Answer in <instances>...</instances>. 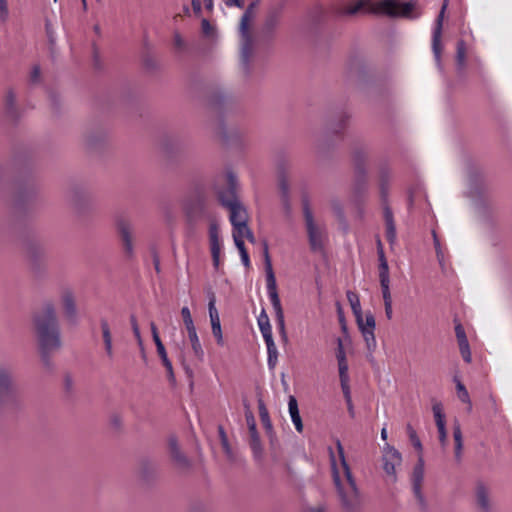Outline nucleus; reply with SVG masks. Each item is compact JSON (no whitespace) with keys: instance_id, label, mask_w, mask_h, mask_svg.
Masks as SVG:
<instances>
[{"instance_id":"nucleus-24","label":"nucleus","mask_w":512,"mask_h":512,"mask_svg":"<svg viewBox=\"0 0 512 512\" xmlns=\"http://www.w3.org/2000/svg\"><path fill=\"white\" fill-rule=\"evenodd\" d=\"M347 299H348L351 309L355 315V318L360 319V316H362L363 314H362L360 299H359L358 295L352 291H348Z\"/></svg>"},{"instance_id":"nucleus-51","label":"nucleus","mask_w":512,"mask_h":512,"mask_svg":"<svg viewBox=\"0 0 512 512\" xmlns=\"http://www.w3.org/2000/svg\"><path fill=\"white\" fill-rule=\"evenodd\" d=\"M291 420H292L297 432L301 433L303 431L304 427H303V422H302L300 413H297V414L291 416Z\"/></svg>"},{"instance_id":"nucleus-8","label":"nucleus","mask_w":512,"mask_h":512,"mask_svg":"<svg viewBox=\"0 0 512 512\" xmlns=\"http://www.w3.org/2000/svg\"><path fill=\"white\" fill-rule=\"evenodd\" d=\"M115 226L123 252L130 259L134 256V227L128 219L123 217L116 220Z\"/></svg>"},{"instance_id":"nucleus-58","label":"nucleus","mask_w":512,"mask_h":512,"mask_svg":"<svg viewBox=\"0 0 512 512\" xmlns=\"http://www.w3.org/2000/svg\"><path fill=\"white\" fill-rule=\"evenodd\" d=\"M384 307H385V314H386L387 319L391 320L393 317L392 304L387 303L384 305Z\"/></svg>"},{"instance_id":"nucleus-59","label":"nucleus","mask_w":512,"mask_h":512,"mask_svg":"<svg viewBox=\"0 0 512 512\" xmlns=\"http://www.w3.org/2000/svg\"><path fill=\"white\" fill-rule=\"evenodd\" d=\"M378 248H379L378 255H379V262H380V264L383 263V262L384 263H388L386 258H385V255H384V252H383V249H382L380 241L378 242Z\"/></svg>"},{"instance_id":"nucleus-34","label":"nucleus","mask_w":512,"mask_h":512,"mask_svg":"<svg viewBox=\"0 0 512 512\" xmlns=\"http://www.w3.org/2000/svg\"><path fill=\"white\" fill-rule=\"evenodd\" d=\"M379 280L380 285L390 284L388 263L379 264Z\"/></svg>"},{"instance_id":"nucleus-26","label":"nucleus","mask_w":512,"mask_h":512,"mask_svg":"<svg viewBox=\"0 0 512 512\" xmlns=\"http://www.w3.org/2000/svg\"><path fill=\"white\" fill-rule=\"evenodd\" d=\"M209 240L211 247L221 246L219 237V227L215 221H212L209 226Z\"/></svg>"},{"instance_id":"nucleus-30","label":"nucleus","mask_w":512,"mask_h":512,"mask_svg":"<svg viewBox=\"0 0 512 512\" xmlns=\"http://www.w3.org/2000/svg\"><path fill=\"white\" fill-rule=\"evenodd\" d=\"M406 430H407V434L409 436V439H410L412 445L421 454L423 447H422V444H421V441H420L419 437L417 436V433H416L415 429L410 424H408L407 427H406Z\"/></svg>"},{"instance_id":"nucleus-49","label":"nucleus","mask_w":512,"mask_h":512,"mask_svg":"<svg viewBox=\"0 0 512 512\" xmlns=\"http://www.w3.org/2000/svg\"><path fill=\"white\" fill-rule=\"evenodd\" d=\"M438 434H439V442L443 448H445L448 444V437H447V431L446 426L444 427H438Z\"/></svg>"},{"instance_id":"nucleus-33","label":"nucleus","mask_w":512,"mask_h":512,"mask_svg":"<svg viewBox=\"0 0 512 512\" xmlns=\"http://www.w3.org/2000/svg\"><path fill=\"white\" fill-rule=\"evenodd\" d=\"M259 415H260V418H261V421L264 425V427L267 429V430H271L272 429V424H271V421H270V418H269V414H268V411L263 403L262 400L259 401Z\"/></svg>"},{"instance_id":"nucleus-41","label":"nucleus","mask_w":512,"mask_h":512,"mask_svg":"<svg viewBox=\"0 0 512 512\" xmlns=\"http://www.w3.org/2000/svg\"><path fill=\"white\" fill-rule=\"evenodd\" d=\"M211 328H212V334L215 337L217 344L220 346H223L224 345V337H223L221 324L211 326Z\"/></svg>"},{"instance_id":"nucleus-20","label":"nucleus","mask_w":512,"mask_h":512,"mask_svg":"<svg viewBox=\"0 0 512 512\" xmlns=\"http://www.w3.org/2000/svg\"><path fill=\"white\" fill-rule=\"evenodd\" d=\"M357 325L362 333V336L365 333H372L375 330V318L371 313L366 314L365 318L363 315L359 318H356Z\"/></svg>"},{"instance_id":"nucleus-14","label":"nucleus","mask_w":512,"mask_h":512,"mask_svg":"<svg viewBox=\"0 0 512 512\" xmlns=\"http://www.w3.org/2000/svg\"><path fill=\"white\" fill-rule=\"evenodd\" d=\"M245 408H246L245 418H246V423H247V426L249 429V434H250L249 444L253 451L254 456L257 458H260L262 455L263 449H262L260 437L257 433L256 421H255L253 413L249 409L248 405H245Z\"/></svg>"},{"instance_id":"nucleus-15","label":"nucleus","mask_w":512,"mask_h":512,"mask_svg":"<svg viewBox=\"0 0 512 512\" xmlns=\"http://www.w3.org/2000/svg\"><path fill=\"white\" fill-rule=\"evenodd\" d=\"M168 446L174 464L181 469L187 468L189 466V461L181 452L178 442L174 437L169 438Z\"/></svg>"},{"instance_id":"nucleus-63","label":"nucleus","mask_w":512,"mask_h":512,"mask_svg":"<svg viewBox=\"0 0 512 512\" xmlns=\"http://www.w3.org/2000/svg\"><path fill=\"white\" fill-rule=\"evenodd\" d=\"M174 43L178 47H182L184 45V41H183L182 37L180 36V34L175 33V35H174Z\"/></svg>"},{"instance_id":"nucleus-11","label":"nucleus","mask_w":512,"mask_h":512,"mask_svg":"<svg viewBox=\"0 0 512 512\" xmlns=\"http://www.w3.org/2000/svg\"><path fill=\"white\" fill-rule=\"evenodd\" d=\"M424 474H425V462H424L422 454H420L418 457L417 463L415 464L413 471H412L411 482H412V488H413L414 495L421 506H425V498L422 493Z\"/></svg>"},{"instance_id":"nucleus-53","label":"nucleus","mask_w":512,"mask_h":512,"mask_svg":"<svg viewBox=\"0 0 512 512\" xmlns=\"http://www.w3.org/2000/svg\"><path fill=\"white\" fill-rule=\"evenodd\" d=\"M220 251H221V246L211 247V254H212L213 264L215 267H218V265H219Z\"/></svg>"},{"instance_id":"nucleus-61","label":"nucleus","mask_w":512,"mask_h":512,"mask_svg":"<svg viewBox=\"0 0 512 512\" xmlns=\"http://www.w3.org/2000/svg\"><path fill=\"white\" fill-rule=\"evenodd\" d=\"M192 7H193V11L196 14H200L201 13V3H200V0H192Z\"/></svg>"},{"instance_id":"nucleus-44","label":"nucleus","mask_w":512,"mask_h":512,"mask_svg":"<svg viewBox=\"0 0 512 512\" xmlns=\"http://www.w3.org/2000/svg\"><path fill=\"white\" fill-rule=\"evenodd\" d=\"M382 297L384 305L389 303L392 304V296L390 292V284L381 285Z\"/></svg>"},{"instance_id":"nucleus-28","label":"nucleus","mask_w":512,"mask_h":512,"mask_svg":"<svg viewBox=\"0 0 512 512\" xmlns=\"http://www.w3.org/2000/svg\"><path fill=\"white\" fill-rule=\"evenodd\" d=\"M244 239L245 238H239V239H233L234 240V243L240 253V257H241V260H242V263L246 266V267H249L250 266V259H249V255H248V252L244 246Z\"/></svg>"},{"instance_id":"nucleus-37","label":"nucleus","mask_w":512,"mask_h":512,"mask_svg":"<svg viewBox=\"0 0 512 512\" xmlns=\"http://www.w3.org/2000/svg\"><path fill=\"white\" fill-rule=\"evenodd\" d=\"M461 356L464 361L470 363L472 361V355L470 351L469 342L458 343Z\"/></svg>"},{"instance_id":"nucleus-31","label":"nucleus","mask_w":512,"mask_h":512,"mask_svg":"<svg viewBox=\"0 0 512 512\" xmlns=\"http://www.w3.org/2000/svg\"><path fill=\"white\" fill-rule=\"evenodd\" d=\"M456 60L460 68L465 66L466 62V47L464 41L457 43Z\"/></svg>"},{"instance_id":"nucleus-5","label":"nucleus","mask_w":512,"mask_h":512,"mask_svg":"<svg viewBox=\"0 0 512 512\" xmlns=\"http://www.w3.org/2000/svg\"><path fill=\"white\" fill-rule=\"evenodd\" d=\"M303 216L310 249L313 252H322L327 242V232L324 224L314 218L308 205L303 208Z\"/></svg>"},{"instance_id":"nucleus-52","label":"nucleus","mask_w":512,"mask_h":512,"mask_svg":"<svg viewBox=\"0 0 512 512\" xmlns=\"http://www.w3.org/2000/svg\"><path fill=\"white\" fill-rule=\"evenodd\" d=\"M154 342H155V345H156V348H157V352H158L161 360L163 361L164 359H168L165 347H164L161 339L156 340Z\"/></svg>"},{"instance_id":"nucleus-13","label":"nucleus","mask_w":512,"mask_h":512,"mask_svg":"<svg viewBox=\"0 0 512 512\" xmlns=\"http://www.w3.org/2000/svg\"><path fill=\"white\" fill-rule=\"evenodd\" d=\"M60 304L64 317L70 321L77 320V306L74 292L69 288H64L60 292Z\"/></svg>"},{"instance_id":"nucleus-19","label":"nucleus","mask_w":512,"mask_h":512,"mask_svg":"<svg viewBox=\"0 0 512 512\" xmlns=\"http://www.w3.org/2000/svg\"><path fill=\"white\" fill-rule=\"evenodd\" d=\"M453 438L455 442V458L457 461H460L463 449V436L461 426L458 421H455L453 424Z\"/></svg>"},{"instance_id":"nucleus-32","label":"nucleus","mask_w":512,"mask_h":512,"mask_svg":"<svg viewBox=\"0 0 512 512\" xmlns=\"http://www.w3.org/2000/svg\"><path fill=\"white\" fill-rule=\"evenodd\" d=\"M219 436L221 440L222 448L229 459L233 458L232 448L229 445L227 435L222 427H219Z\"/></svg>"},{"instance_id":"nucleus-39","label":"nucleus","mask_w":512,"mask_h":512,"mask_svg":"<svg viewBox=\"0 0 512 512\" xmlns=\"http://www.w3.org/2000/svg\"><path fill=\"white\" fill-rule=\"evenodd\" d=\"M363 338H364V341L366 343L367 349L370 352H373L376 349V346H377L374 332H372V333H365L363 335Z\"/></svg>"},{"instance_id":"nucleus-48","label":"nucleus","mask_w":512,"mask_h":512,"mask_svg":"<svg viewBox=\"0 0 512 512\" xmlns=\"http://www.w3.org/2000/svg\"><path fill=\"white\" fill-rule=\"evenodd\" d=\"M288 409H289L290 417L299 413L298 403L294 396L289 397Z\"/></svg>"},{"instance_id":"nucleus-22","label":"nucleus","mask_w":512,"mask_h":512,"mask_svg":"<svg viewBox=\"0 0 512 512\" xmlns=\"http://www.w3.org/2000/svg\"><path fill=\"white\" fill-rule=\"evenodd\" d=\"M453 381L456 385L457 397L459 398V400L461 402L467 404L468 411H471L472 403H471V399H470L467 389L465 388L464 384L461 382V380L457 376H455L453 378Z\"/></svg>"},{"instance_id":"nucleus-1","label":"nucleus","mask_w":512,"mask_h":512,"mask_svg":"<svg viewBox=\"0 0 512 512\" xmlns=\"http://www.w3.org/2000/svg\"><path fill=\"white\" fill-rule=\"evenodd\" d=\"M33 331L43 364L51 367L50 355L62 347L61 329L56 307L45 302L32 317Z\"/></svg>"},{"instance_id":"nucleus-35","label":"nucleus","mask_w":512,"mask_h":512,"mask_svg":"<svg viewBox=\"0 0 512 512\" xmlns=\"http://www.w3.org/2000/svg\"><path fill=\"white\" fill-rule=\"evenodd\" d=\"M263 256H264V264H265L266 275L274 274V271H273V268H272L271 258H270V255H269V250H268L267 242L263 243Z\"/></svg>"},{"instance_id":"nucleus-10","label":"nucleus","mask_w":512,"mask_h":512,"mask_svg":"<svg viewBox=\"0 0 512 512\" xmlns=\"http://www.w3.org/2000/svg\"><path fill=\"white\" fill-rule=\"evenodd\" d=\"M267 291L276 315V321L281 333L285 336L284 312L277 292L275 274L266 275Z\"/></svg>"},{"instance_id":"nucleus-16","label":"nucleus","mask_w":512,"mask_h":512,"mask_svg":"<svg viewBox=\"0 0 512 512\" xmlns=\"http://www.w3.org/2000/svg\"><path fill=\"white\" fill-rule=\"evenodd\" d=\"M384 220L386 226V238L393 245L396 242V227L393 219V213L389 207L384 208Z\"/></svg>"},{"instance_id":"nucleus-40","label":"nucleus","mask_w":512,"mask_h":512,"mask_svg":"<svg viewBox=\"0 0 512 512\" xmlns=\"http://www.w3.org/2000/svg\"><path fill=\"white\" fill-rule=\"evenodd\" d=\"M447 0L444 1V4L441 8V11L436 19L435 29L434 31H438V33H442V27H443V20H444V14L445 10L447 8Z\"/></svg>"},{"instance_id":"nucleus-23","label":"nucleus","mask_w":512,"mask_h":512,"mask_svg":"<svg viewBox=\"0 0 512 512\" xmlns=\"http://www.w3.org/2000/svg\"><path fill=\"white\" fill-rule=\"evenodd\" d=\"M265 343H266L267 352H268V365L271 369H273L277 364L278 350H277V347L273 340V337L265 339Z\"/></svg>"},{"instance_id":"nucleus-27","label":"nucleus","mask_w":512,"mask_h":512,"mask_svg":"<svg viewBox=\"0 0 512 512\" xmlns=\"http://www.w3.org/2000/svg\"><path fill=\"white\" fill-rule=\"evenodd\" d=\"M17 96L12 89L5 92L4 103L8 112L13 113L16 110Z\"/></svg>"},{"instance_id":"nucleus-46","label":"nucleus","mask_w":512,"mask_h":512,"mask_svg":"<svg viewBox=\"0 0 512 512\" xmlns=\"http://www.w3.org/2000/svg\"><path fill=\"white\" fill-rule=\"evenodd\" d=\"M455 333H456V338H457L458 343H463V342L468 341L465 330L461 324H457L455 326Z\"/></svg>"},{"instance_id":"nucleus-12","label":"nucleus","mask_w":512,"mask_h":512,"mask_svg":"<svg viewBox=\"0 0 512 512\" xmlns=\"http://www.w3.org/2000/svg\"><path fill=\"white\" fill-rule=\"evenodd\" d=\"M475 505L478 512H492L493 502L490 488L483 481H477L474 489Z\"/></svg>"},{"instance_id":"nucleus-18","label":"nucleus","mask_w":512,"mask_h":512,"mask_svg":"<svg viewBox=\"0 0 512 512\" xmlns=\"http://www.w3.org/2000/svg\"><path fill=\"white\" fill-rule=\"evenodd\" d=\"M187 333L194 355L196 356L197 359L202 361L204 357V351L202 349L199 337L197 335L196 328L194 327L187 330Z\"/></svg>"},{"instance_id":"nucleus-6","label":"nucleus","mask_w":512,"mask_h":512,"mask_svg":"<svg viewBox=\"0 0 512 512\" xmlns=\"http://www.w3.org/2000/svg\"><path fill=\"white\" fill-rule=\"evenodd\" d=\"M401 464V453L395 447L386 443L382 448V467L389 482H397V468L400 467Z\"/></svg>"},{"instance_id":"nucleus-62","label":"nucleus","mask_w":512,"mask_h":512,"mask_svg":"<svg viewBox=\"0 0 512 512\" xmlns=\"http://www.w3.org/2000/svg\"><path fill=\"white\" fill-rule=\"evenodd\" d=\"M150 327H151V332H152L153 340H154V341L159 340V339H160V337H159V334H158V330H157L156 325L152 322V323L150 324Z\"/></svg>"},{"instance_id":"nucleus-29","label":"nucleus","mask_w":512,"mask_h":512,"mask_svg":"<svg viewBox=\"0 0 512 512\" xmlns=\"http://www.w3.org/2000/svg\"><path fill=\"white\" fill-rule=\"evenodd\" d=\"M432 411L437 428L446 426L445 415L443 413L442 405L440 403H435L432 407Z\"/></svg>"},{"instance_id":"nucleus-45","label":"nucleus","mask_w":512,"mask_h":512,"mask_svg":"<svg viewBox=\"0 0 512 512\" xmlns=\"http://www.w3.org/2000/svg\"><path fill=\"white\" fill-rule=\"evenodd\" d=\"M208 311H209V317H213L214 315H219L218 310L216 308V297L213 293H211V295L209 297Z\"/></svg>"},{"instance_id":"nucleus-64","label":"nucleus","mask_w":512,"mask_h":512,"mask_svg":"<svg viewBox=\"0 0 512 512\" xmlns=\"http://www.w3.org/2000/svg\"><path fill=\"white\" fill-rule=\"evenodd\" d=\"M209 318H210L211 326L221 324L219 315H214L213 317H209Z\"/></svg>"},{"instance_id":"nucleus-55","label":"nucleus","mask_w":512,"mask_h":512,"mask_svg":"<svg viewBox=\"0 0 512 512\" xmlns=\"http://www.w3.org/2000/svg\"><path fill=\"white\" fill-rule=\"evenodd\" d=\"M162 363H163V365L165 366V368L167 370L169 380L170 381H174L175 377H174V372H173V367H172L171 361L169 359H164L162 361Z\"/></svg>"},{"instance_id":"nucleus-43","label":"nucleus","mask_w":512,"mask_h":512,"mask_svg":"<svg viewBox=\"0 0 512 512\" xmlns=\"http://www.w3.org/2000/svg\"><path fill=\"white\" fill-rule=\"evenodd\" d=\"M9 17L7 0H0V21L6 22Z\"/></svg>"},{"instance_id":"nucleus-2","label":"nucleus","mask_w":512,"mask_h":512,"mask_svg":"<svg viewBox=\"0 0 512 512\" xmlns=\"http://www.w3.org/2000/svg\"><path fill=\"white\" fill-rule=\"evenodd\" d=\"M361 11L394 18L416 19L421 15L418 0H409L403 3H400L398 0H380L375 3L372 0H355L339 4L334 9L338 17L354 16Z\"/></svg>"},{"instance_id":"nucleus-47","label":"nucleus","mask_w":512,"mask_h":512,"mask_svg":"<svg viewBox=\"0 0 512 512\" xmlns=\"http://www.w3.org/2000/svg\"><path fill=\"white\" fill-rule=\"evenodd\" d=\"M337 361L346 360V353L344 350V345L342 339H337V351H336Z\"/></svg>"},{"instance_id":"nucleus-21","label":"nucleus","mask_w":512,"mask_h":512,"mask_svg":"<svg viewBox=\"0 0 512 512\" xmlns=\"http://www.w3.org/2000/svg\"><path fill=\"white\" fill-rule=\"evenodd\" d=\"M257 322L264 340L272 338V327L270 325V320L265 310L261 311L260 315L258 316Z\"/></svg>"},{"instance_id":"nucleus-38","label":"nucleus","mask_w":512,"mask_h":512,"mask_svg":"<svg viewBox=\"0 0 512 512\" xmlns=\"http://www.w3.org/2000/svg\"><path fill=\"white\" fill-rule=\"evenodd\" d=\"M130 321H131V326H132V330H133V334L137 340V343L138 345L140 346V348H143V340H142V337H141V334H140V329H139V326H138V323H137V320L135 318V316H131L130 317Z\"/></svg>"},{"instance_id":"nucleus-42","label":"nucleus","mask_w":512,"mask_h":512,"mask_svg":"<svg viewBox=\"0 0 512 512\" xmlns=\"http://www.w3.org/2000/svg\"><path fill=\"white\" fill-rule=\"evenodd\" d=\"M340 380L349 379L347 360L338 361Z\"/></svg>"},{"instance_id":"nucleus-25","label":"nucleus","mask_w":512,"mask_h":512,"mask_svg":"<svg viewBox=\"0 0 512 512\" xmlns=\"http://www.w3.org/2000/svg\"><path fill=\"white\" fill-rule=\"evenodd\" d=\"M441 36H442V33H438V31L433 32L432 50L434 53L435 60L439 66L441 63V52H442Z\"/></svg>"},{"instance_id":"nucleus-56","label":"nucleus","mask_w":512,"mask_h":512,"mask_svg":"<svg viewBox=\"0 0 512 512\" xmlns=\"http://www.w3.org/2000/svg\"><path fill=\"white\" fill-rule=\"evenodd\" d=\"M223 1L229 7L236 6L238 8H242L244 6L243 0H223Z\"/></svg>"},{"instance_id":"nucleus-17","label":"nucleus","mask_w":512,"mask_h":512,"mask_svg":"<svg viewBox=\"0 0 512 512\" xmlns=\"http://www.w3.org/2000/svg\"><path fill=\"white\" fill-rule=\"evenodd\" d=\"M101 331H102V337L105 344V351L108 356V358L112 359L114 352H113V345H112V334L110 330V326L107 322V320H101Z\"/></svg>"},{"instance_id":"nucleus-4","label":"nucleus","mask_w":512,"mask_h":512,"mask_svg":"<svg viewBox=\"0 0 512 512\" xmlns=\"http://www.w3.org/2000/svg\"><path fill=\"white\" fill-rule=\"evenodd\" d=\"M227 189H217V195L222 203L229 211V220L233 227V239L246 238L251 243H255L256 239L253 232L248 227L249 214L245 206L236 196L237 178L234 173L227 172L224 178Z\"/></svg>"},{"instance_id":"nucleus-54","label":"nucleus","mask_w":512,"mask_h":512,"mask_svg":"<svg viewBox=\"0 0 512 512\" xmlns=\"http://www.w3.org/2000/svg\"><path fill=\"white\" fill-rule=\"evenodd\" d=\"M340 382H341V387H342L345 399H346L347 403H350L351 394H350V388H349V384H348L349 379L340 380Z\"/></svg>"},{"instance_id":"nucleus-9","label":"nucleus","mask_w":512,"mask_h":512,"mask_svg":"<svg viewBox=\"0 0 512 512\" xmlns=\"http://www.w3.org/2000/svg\"><path fill=\"white\" fill-rule=\"evenodd\" d=\"M15 401V388L10 371L0 368V413Z\"/></svg>"},{"instance_id":"nucleus-60","label":"nucleus","mask_w":512,"mask_h":512,"mask_svg":"<svg viewBox=\"0 0 512 512\" xmlns=\"http://www.w3.org/2000/svg\"><path fill=\"white\" fill-rule=\"evenodd\" d=\"M40 77V68L38 66L33 67L31 72V79L37 81Z\"/></svg>"},{"instance_id":"nucleus-3","label":"nucleus","mask_w":512,"mask_h":512,"mask_svg":"<svg viewBox=\"0 0 512 512\" xmlns=\"http://www.w3.org/2000/svg\"><path fill=\"white\" fill-rule=\"evenodd\" d=\"M336 448L339 461L331 453L333 483L342 507L348 512H354L361 506V494L346 460L344 448L339 440L336 442Z\"/></svg>"},{"instance_id":"nucleus-7","label":"nucleus","mask_w":512,"mask_h":512,"mask_svg":"<svg viewBox=\"0 0 512 512\" xmlns=\"http://www.w3.org/2000/svg\"><path fill=\"white\" fill-rule=\"evenodd\" d=\"M254 17H251V9L245 11L241 17L239 24V32L241 36V60L244 65H248L250 57L252 55V37L250 34V28L252 27Z\"/></svg>"},{"instance_id":"nucleus-57","label":"nucleus","mask_w":512,"mask_h":512,"mask_svg":"<svg viewBox=\"0 0 512 512\" xmlns=\"http://www.w3.org/2000/svg\"><path fill=\"white\" fill-rule=\"evenodd\" d=\"M433 237H434V244H435V248H436V252H437V257H438L439 261L441 262L442 254H441V250H440V244H439V241H438L435 233H433Z\"/></svg>"},{"instance_id":"nucleus-36","label":"nucleus","mask_w":512,"mask_h":512,"mask_svg":"<svg viewBox=\"0 0 512 512\" xmlns=\"http://www.w3.org/2000/svg\"><path fill=\"white\" fill-rule=\"evenodd\" d=\"M181 316L183 318V322L186 327V330H189V329L195 327L191 312L188 307L185 306L181 309Z\"/></svg>"},{"instance_id":"nucleus-50","label":"nucleus","mask_w":512,"mask_h":512,"mask_svg":"<svg viewBox=\"0 0 512 512\" xmlns=\"http://www.w3.org/2000/svg\"><path fill=\"white\" fill-rule=\"evenodd\" d=\"M201 28H202L203 34H205L206 36L213 35L214 29L207 19H203L201 21Z\"/></svg>"}]
</instances>
